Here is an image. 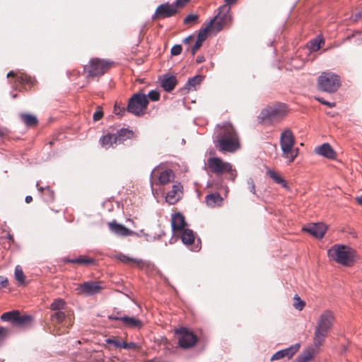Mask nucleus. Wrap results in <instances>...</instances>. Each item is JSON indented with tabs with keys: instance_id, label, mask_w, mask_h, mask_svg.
I'll use <instances>...</instances> for the list:
<instances>
[{
	"instance_id": "14",
	"label": "nucleus",
	"mask_w": 362,
	"mask_h": 362,
	"mask_svg": "<svg viewBox=\"0 0 362 362\" xmlns=\"http://www.w3.org/2000/svg\"><path fill=\"white\" fill-rule=\"evenodd\" d=\"M208 166L210 170L216 175L233 171L232 165L230 163L224 162L221 158L218 157L209 158L208 159Z\"/></svg>"
},
{
	"instance_id": "9",
	"label": "nucleus",
	"mask_w": 362,
	"mask_h": 362,
	"mask_svg": "<svg viewBox=\"0 0 362 362\" xmlns=\"http://www.w3.org/2000/svg\"><path fill=\"white\" fill-rule=\"evenodd\" d=\"M148 104L146 95L142 92H139L134 94L129 99L127 110L129 112L141 115L144 113Z\"/></svg>"
},
{
	"instance_id": "41",
	"label": "nucleus",
	"mask_w": 362,
	"mask_h": 362,
	"mask_svg": "<svg viewBox=\"0 0 362 362\" xmlns=\"http://www.w3.org/2000/svg\"><path fill=\"white\" fill-rule=\"evenodd\" d=\"M124 341L119 340L115 337L107 339V344H112L115 347H118V348H122V344H124Z\"/></svg>"
},
{
	"instance_id": "29",
	"label": "nucleus",
	"mask_w": 362,
	"mask_h": 362,
	"mask_svg": "<svg viewBox=\"0 0 362 362\" xmlns=\"http://www.w3.org/2000/svg\"><path fill=\"white\" fill-rule=\"evenodd\" d=\"M205 202L207 206L210 207H215L221 204L223 198L218 193H213L206 196Z\"/></svg>"
},
{
	"instance_id": "25",
	"label": "nucleus",
	"mask_w": 362,
	"mask_h": 362,
	"mask_svg": "<svg viewBox=\"0 0 362 362\" xmlns=\"http://www.w3.org/2000/svg\"><path fill=\"white\" fill-rule=\"evenodd\" d=\"M63 262L66 263L77 264L78 265L88 266L95 263V259L87 255H81L75 259L64 258Z\"/></svg>"
},
{
	"instance_id": "60",
	"label": "nucleus",
	"mask_w": 362,
	"mask_h": 362,
	"mask_svg": "<svg viewBox=\"0 0 362 362\" xmlns=\"http://www.w3.org/2000/svg\"><path fill=\"white\" fill-rule=\"evenodd\" d=\"M359 34H360V32H358V31H356V32H354V33L352 34V35H351V36H349V37H347V39H348V40H350V39H351V37H355L356 35H359Z\"/></svg>"
},
{
	"instance_id": "56",
	"label": "nucleus",
	"mask_w": 362,
	"mask_h": 362,
	"mask_svg": "<svg viewBox=\"0 0 362 362\" xmlns=\"http://www.w3.org/2000/svg\"><path fill=\"white\" fill-rule=\"evenodd\" d=\"M237 0H225L226 4L227 6H229L230 4L235 3Z\"/></svg>"
},
{
	"instance_id": "12",
	"label": "nucleus",
	"mask_w": 362,
	"mask_h": 362,
	"mask_svg": "<svg viewBox=\"0 0 362 362\" xmlns=\"http://www.w3.org/2000/svg\"><path fill=\"white\" fill-rule=\"evenodd\" d=\"M179 8L173 3H165L159 5L152 17L153 20H160L170 18L180 13Z\"/></svg>"
},
{
	"instance_id": "5",
	"label": "nucleus",
	"mask_w": 362,
	"mask_h": 362,
	"mask_svg": "<svg viewBox=\"0 0 362 362\" xmlns=\"http://www.w3.org/2000/svg\"><path fill=\"white\" fill-rule=\"evenodd\" d=\"M295 138L292 132L287 129L280 136V146L282 151V157L287 160L288 163L294 161L298 155L299 149L294 147Z\"/></svg>"
},
{
	"instance_id": "18",
	"label": "nucleus",
	"mask_w": 362,
	"mask_h": 362,
	"mask_svg": "<svg viewBox=\"0 0 362 362\" xmlns=\"http://www.w3.org/2000/svg\"><path fill=\"white\" fill-rule=\"evenodd\" d=\"M327 230V226L322 223H313L303 228V230L309 233L317 239L322 238Z\"/></svg>"
},
{
	"instance_id": "1",
	"label": "nucleus",
	"mask_w": 362,
	"mask_h": 362,
	"mask_svg": "<svg viewBox=\"0 0 362 362\" xmlns=\"http://www.w3.org/2000/svg\"><path fill=\"white\" fill-rule=\"evenodd\" d=\"M214 144L216 148L222 153H234L240 148L238 134L228 122L218 126Z\"/></svg>"
},
{
	"instance_id": "44",
	"label": "nucleus",
	"mask_w": 362,
	"mask_h": 362,
	"mask_svg": "<svg viewBox=\"0 0 362 362\" xmlns=\"http://www.w3.org/2000/svg\"><path fill=\"white\" fill-rule=\"evenodd\" d=\"M182 46L180 45H174L170 50V53L173 56H177L182 52Z\"/></svg>"
},
{
	"instance_id": "46",
	"label": "nucleus",
	"mask_w": 362,
	"mask_h": 362,
	"mask_svg": "<svg viewBox=\"0 0 362 362\" xmlns=\"http://www.w3.org/2000/svg\"><path fill=\"white\" fill-rule=\"evenodd\" d=\"M314 356V352L312 351H308L305 353V354L301 358V362H308L310 360H311Z\"/></svg>"
},
{
	"instance_id": "7",
	"label": "nucleus",
	"mask_w": 362,
	"mask_h": 362,
	"mask_svg": "<svg viewBox=\"0 0 362 362\" xmlns=\"http://www.w3.org/2000/svg\"><path fill=\"white\" fill-rule=\"evenodd\" d=\"M341 86L339 76L330 72H322L317 78V88L323 92L334 93Z\"/></svg>"
},
{
	"instance_id": "34",
	"label": "nucleus",
	"mask_w": 362,
	"mask_h": 362,
	"mask_svg": "<svg viewBox=\"0 0 362 362\" xmlns=\"http://www.w3.org/2000/svg\"><path fill=\"white\" fill-rule=\"evenodd\" d=\"M66 302L62 298H57L51 303L49 308L52 313L57 312L58 310L64 311Z\"/></svg>"
},
{
	"instance_id": "20",
	"label": "nucleus",
	"mask_w": 362,
	"mask_h": 362,
	"mask_svg": "<svg viewBox=\"0 0 362 362\" xmlns=\"http://www.w3.org/2000/svg\"><path fill=\"white\" fill-rule=\"evenodd\" d=\"M182 186L180 183H176L173 185V188L169 191L166 195V201L170 204H175L181 198L182 192Z\"/></svg>"
},
{
	"instance_id": "62",
	"label": "nucleus",
	"mask_w": 362,
	"mask_h": 362,
	"mask_svg": "<svg viewBox=\"0 0 362 362\" xmlns=\"http://www.w3.org/2000/svg\"><path fill=\"white\" fill-rule=\"evenodd\" d=\"M37 187H38L37 189L40 192H43L44 188L42 187H38V183L37 184Z\"/></svg>"
},
{
	"instance_id": "38",
	"label": "nucleus",
	"mask_w": 362,
	"mask_h": 362,
	"mask_svg": "<svg viewBox=\"0 0 362 362\" xmlns=\"http://www.w3.org/2000/svg\"><path fill=\"white\" fill-rule=\"evenodd\" d=\"M293 307L298 310H302L305 305V303L302 300L298 295L293 298Z\"/></svg>"
},
{
	"instance_id": "22",
	"label": "nucleus",
	"mask_w": 362,
	"mask_h": 362,
	"mask_svg": "<svg viewBox=\"0 0 362 362\" xmlns=\"http://www.w3.org/2000/svg\"><path fill=\"white\" fill-rule=\"evenodd\" d=\"M172 228L174 233L181 232L186 225L185 217L180 213L174 214L171 221Z\"/></svg>"
},
{
	"instance_id": "33",
	"label": "nucleus",
	"mask_w": 362,
	"mask_h": 362,
	"mask_svg": "<svg viewBox=\"0 0 362 362\" xmlns=\"http://www.w3.org/2000/svg\"><path fill=\"white\" fill-rule=\"evenodd\" d=\"M181 240L185 245H189L193 244L194 242V232L190 229H184L182 230Z\"/></svg>"
},
{
	"instance_id": "50",
	"label": "nucleus",
	"mask_w": 362,
	"mask_h": 362,
	"mask_svg": "<svg viewBox=\"0 0 362 362\" xmlns=\"http://www.w3.org/2000/svg\"><path fill=\"white\" fill-rule=\"evenodd\" d=\"M8 285V281L7 278L1 276H0V289L7 287Z\"/></svg>"
},
{
	"instance_id": "2",
	"label": "nucleus",
	"mask_w": 362,
	"mask_h": 362,
	"mask_svg": "<svg viewBox=\"0 0 362 362\" xmlns=\"http://www.w3.org/2000/svg\"><path fill=\"white\" fill-rule=\"evenodd\" d=\"M327 255L337 263L346 267H351L358 259V255L354 249L341 244L334 245L328 250Z\"/></svg>"
},
{
	"instance_id": "57",
	"label": "nucleus",
	"mask_w": 362,
	"mask_h": 362,
	"mask_svg": "<svg viewBox=\"0 0 362 362\" xmlns=\"http://www.w3.org/2000/svg\"><path fill=\"white\" fill-rule=\"evenodd\" d=\"M25 201L26 203L29 204L33 201V197L31 196L25 197Z\"/></svg>"
},
{
	"instance_id": "28",
	"label": "nucleus",
	"mask_w": 362,
	"mask_h": 362,
	"mask_svg": "<svg viewBox=\"0 0 362 362\" xmlns=\"http://www.w3.org/2000/svg\"><path fill=\"white\" fill-rule=\"evenodd\" d=\"M117 141L119 144H122L127 139H132L134 137V132L128 129H120L115 134Z\"/></svg>"
},
{
	"instance_id": "55",
	"label": "nucleus",
	"mask_w": 362,
	"mask_h": 362,
	"mask_svg": "<svg viewBox=\"0 0 362 362\" xmlns=\"http://www.w3.org/2000/svg\"><path fill=\"white\" fill-rule=\"evenodd\" d=\"M205 61V58L204 56L202 55H199L197 56V59H196V62L198 64H200V63H202Z\"/></svg>"
},
{
	"instance_id": "42",
	"label": "nucleus",
	"mask_w": 362,
	"mask_h": 362,
	"mask_svg": "<svg viewBox=\"0 0 362 362\" xmlns=\"http://www.w3.org/2000/svg\"><path fill=\"white\" fill-rule=\"evenodd\" d=\"M147 97L152 101H158L160 99V93L158 90H152L148 93Z\"/></svg>"
},
{
	"instance_id": "23",
	"label": "nucleus",
	"mask_w": 362,
	"mask_h": 362,
	"mask_svg": "<svg viewBox=\"0 0 362 362\" xmlns=\"http://www.w3.org/2000/svg\"><path fill=\"white\" fill-rule=\"evenodd\" d=\"M116 257L120 262L130 266H137L142 268L146 265V263L141 259L129 257L123 254H119Z\"/></svg>"
},
{
	"instance_id": "15",
	"label": "nucleus",
	"mask_w": 362,
	"mask_h": 362,
	"mask_svg": "<svg viewBox=\"0 0 362 362\" xmlns=\"http://www.w3.org/2000/svg\"><path fill=\"white\" fill-rule=\"evenodd\" d=\"M8 78L13 77L14 78L13 82H11L16 87L18 85L22 86L24 89H27V86L28 88H31L34 86L37 83V81L35 78L25 74V73H15L13 71H11L7 74Z\"/></svg>"
},
{
	"instance_id": "61",
	"label": "nucleus",
	"mask_w": 362,
	"mask_h": 362,
	"mask_svg": "<svg viewBox=\"0 0 362 362\" xmlns=\"http://www.w3.org/2000/svg\"><path fill=\"white\" fill-rule=\"evenodd\" d=\"M8 239L11 240L12 242H13V240H14L13 235H11V234L8 235Z\"/></svg>"
},
{
	"instance_id": "10",
	"label": "nucleus",
	"mask_w": 362,
	"mask_h": 362,
	"mask_svg": "<svg viewBox=\"0 0 362 362\" xmlns=\"http://www.w3.org/2000/svg\"><path fill=\"white\" fill-rule=\"evenodd\" d=\"M175 337L180 348L187 349L193 347L197 342V336L185 327L175 330Z\"/></svg>"
},
{
	"instance_id": "59",
	"label": "nucleus",
	"mask_w": 362,
	"mask_h": 362,
	"mask_svg": "<svg viewBox=\"0 0 362 362\" xmlns=\"http://www.w3.org/2000/svg\"><path fill=\"white\" fill-rule=\"evenodd\" d=\"M356 17L358 18H362V9L356 14Z\"/></svg>"
},
{
	"instance_id": "45",
	"label": "nucleus",
	"mask_w": 362,
	"mask_h": 362,
	"mask_svg": "<svg viewBox=\"0 0 362 362\" xmlns=\"http://www.w3.org/2000/svg\"><path fill=\"white\" fill-rule=\"evenodd\" d=\"M122 348L125 349L136 350L138 349V345L134 342L127 343L126 341H124V344H122Z\"/></svg>"
},
{
	"instance_id": "39",
	"label": "nucleus",
	"mask_w": 362,
	"mask_h": 362,
	"mask_svg": "<svg viewBox=\"0 0 362 362\" xmlns=\"http://www.w3.org/2000/svg\"><path fill=\"white\" fill-rule=\"evenodd\" d=\"M199 16L197 14H189L184 18L185 24H197L198 22Z\"/></svg>"
},
{
	"instance_id": "53",
	"label": "nucleus",
	"mask_w": 362,
	"mask_h": 362,
	"mask_svg": "<svg viewBox=\"0 0 362 362\" xmlns=\"http://www.w3.org/2000/svg\"><path fill=\"white\" fill-rule=\"evenodd\" d=\"M194 39L195 38L193 35H189L187 37H186L183 42L185 44L190 45L191 43H192L194 41Z\"/></svg>"
},
{
	"instance_id": "48",
	"label": "nucleus",
	"mask_w": 362,
	"mask_h": 362,
	"mask_svg": "<svg viewBox=\"0 0 362 362\" xmlns=\"http://www.w3.org/2000/svg\"><path fill=\"white\" fill-rule=\"evenodd\" d=\"M248 189L252 194H255V185L252 178L247 180Z\"/></svg>"
},
{
	"instance_id": "21",
	"label": "nucleus",
	"mask_w": 362,
	"mask_h": 362,
	"mask_svg": "<svg viewBox=\"0 0 362 362\" xmlns=\"http://www.w3.org/2000/svg\"><path fill=\"white\" fill-rule=\"evenodd\" d=\"M108 226L110 230L115 234L119 236H129L133 234V232L122 224L117 223L115 221L110 222Z\"/></svg>"
},
{
	"instance_id": "49",
	"label": "nucleus",
	"mask_w": 362,
	"mask_h": 362,
	"mask_svg": "<svg viewBox=\"0 0 362 362\" xmlns=\"http://www.w3.org/2000/svg\"><path fill=\"white\" fill-rule=\"evenodd\" d=\"M103 116V112L101 110H98L95 111L93 114V119L94 121H98L100 120Z\"/></svg>"
},
{
	"instance_id": "26",
	"label": "nucleus",
	"mask_w": 362,
	"mask_h": 362,
	"mask_svg": "<svg viewBox=\"0 0 362 362\" xmlns=\"http://www.w3.org/2000/svg\"><path fill=\"white\" fill-rule=\"evenodd\" d=\"M117 143L115 134L107 133L100 139V144L105 148H114Z\"/></svg>"
},
{
	"instance_id": "54",
	"label": "nucleus",
	"mask_w": 362,
	"mask_h": 362,
	"mask_svg": "<svg viewBox=\"0 0 362 362\" xmlns=\"http://www.w3.org/2000/svg\"><path fill=\"white\" fill-rule=\"evenodd\" d=\"M8 333V330L2 327H0V338L4 337Z\"/></svg>"
},
{
	"instance_id": "32",
	"label": "nucleus",
	"mask_w": 362,
	"mask_h": 362,
	"mask_svg": "<svg viewBox=\"0 0 362 362\" xmlns=\"http://www.w3.org/2000/svg\"><path fill=\"white\" fill-rule=\"evenodd\" d=\"M20 117L24 124L30 127H34L38 123V119L36 116L30 113H22Z\"/></svg>"
},
{
	"instance_id": "47",
	"label": "nucleus",
	"mask_w": 362,
	"mask_h": 362,
	"mask_svg": "<svg viewBox=\"0 0 362 362\" xmlns=\"http://www.w3.org/2000/svg\"><path fill=\"white\" fill-rule=\"evenodd\" d=\"M190 0H176L174 4L177 6V7L179 8V10L180 11L182 8H184L187 4L189 1Z\"/></svg>"
},
{
	"instance_id": "37",
	"label": "nucleus",
	"mask_w": 362,
	"mask_h": 362,
	"mask_svg": "<svg viewBox=\"0 0 362 362\" xmlns=\"http://www.w3.org/2000/svg\"><path fill=\"white\" fill-rule=\"evenodd\" d=\"M211 29L209 28V25H207L204 28H202L199 30L197 39L199 41H202L204 42V41L206 39L208 33Z\"/></svg>"
},
{
	"instance_id": "8",
	"label": "nucleus",
	"mask_w": 362,
	"mask_h": 362,
	"mask_svg": "<svg viewBox=\"0 0 362 362\" xmlns=\"http://www.w3.org/2000/svg\"><path fill=\"white\" fill-rule=\"evenodd\" d=\"M50 323L56 329V334H61L59 327H71L74 324V317L70 312L60 311L50 314Z\"/></svg>"
},
{
	"instance_id": "63",
	"label": "nucleus",
	"mask_w": 362,
	"mask_h": 362,
	"mask_svg": "<svg viewBox=\"0 0 362 362\" xmlns=\"http://www.w3.org/2000/svg\"><path fill=\"white\" fill-rule=\"evenodd\" d=\"M155 173H156V170H154L153 171V175H155Z\"/></svg>"
},
{
	"instance_id": "52",
	"label": "nucleus",
	"mask_w": 362,
	"mask_h": 362,
	"mask_svg": "<svg viewBox=\"0 0 362 362\" xmlns=\"http://www.w3.org/2000/svg\"><path fill=\"white\" fill-rule=\"evenodd\" d=\"M125 112L124 107L121 108L119 106H117V105H115V107H114V112L116 115H122V112Z\"/></svg>"
},
{
	"instance_id": "16",
	"label": "nucleus",
	"mask_w": 362,
	"mask_h": 362,
	"mask_svg": "<svg viewBox=\"0 0 362 362\" xmlns=\"http://www.w3.org/2000/svg\"><path fill=\"white\" fill-rule=\"evenodd\" d=\"M230 11V6L223 5L219 8V13L214 17L208 23L209 28H214L217 32L221 30L228 19V13Z\"/></svg>"
},
{
	"instance_id": "30",
	"label": "nucleus",
	"mask_w": 362,
	"mask_h": 362,
	"mask_svg": "<svg viewBox=\"0 0 362 362\" xmlns=\"http://www.w3.org/2000/svg\"><path fill=\"white\" fill-rule=\"evenodd\" d=\"M202 81V76L197 75L191 78L188 80L187 83L185 86V87L181 89L182 91H185L187 93L189 90H196L197 86H199Z\"/></svg>"
},
{
	"instance_id": "13",
	"label": "nucleus",
	"mask_w": 362,
	"mask_h": 362,
	"mask_svg": "<svg viewBox=\"0 0 362 362\" xmlns=\"http://www.w3.org/2000/svg\"><path fill=\"white\" fill-rule=\"evenodd\" d=\"M1 319L3 321L11 322L15 325L24 326L32 322V317L28 315H21L18 310L6 312L2 314Z\"/></svg>"
},
{
	"instance_id": "58",
	"label": "nucleus",
	"mask_w": 362,
	"mask_h": 362,
	"mask_svg": "<svg viewBox=\"0 0 362 362\" xmlns=\"http://www.w3.org/2000/svg\"><path fill=\"white\" fill-rule=\"evenodd\" d=\"M356 199L359 204L362 205V194L361 196L357 197Z\"/></svg>"
},
{
	"instance_id": "36",
	"label": "nucleus",
	"mask_w": 362,
	"mask_h": 362,
	"mask_svg": "<svg viewBox=\"0 0 362 362\" xmlns=\"http://www.w3.org/2000/svg\"><path fill=\"white\" fill-rule=\"evenodd\" d=\"M15 279L20 285L25 284V276L23 274L22 268L19 265L16 266L15 269Z\"/></svg>"
},
{
	"instance_id": "43",
	"label": "nucleus",
	"mask_w": 362,
	"mask_h": 362,
	"mask_svg": "<svg viewBox=\"0 0 362 362\" xmlns=\"http://www.w3.org/2000/svg\"><path fill=\"white\" fill-rule=\"evenodd\" d=\"M203 44V42L199 41V40H196L194 45L191 48V53L192 55H194L195 53L200 49Z\"/></svg>"
},
{
	"instance_id": "4",
	"label": "nucleus",
	"mask_w": 362,
	"mask_h": 362,
	"mask_svg": "<svg viewBox=\"0 0 362 362\" xmlns=\"http://www.w3.org/2000/svg\"><path fill=\"white\" fill-rule=\"evenodd\" d=\"M114 64V62L100 58H92L83 66V75L93 78L104 75Z\"/></svg>"
},
{
	"instance_id": "27",
	"label": "nucleus",
	"mask_w": 362,
	"mask_h": 362,
	"mask_svg": "<svg viewBox=\"0 0 362 362\" xmlns=\"http://www.w3.org/2000/svg\"><path fill=\"white\" fill-rule=\"evenodd\" d=\"M177 83V81L176 76L173 75L165 76L161 81V87L164 89V90L170 92L175 88Z\"/></svg>"
},
{
	"instance_id": "19",
	"label": "nucleus",
	"mask_w": 362,
	"mask_h": 362,
	"mask_svg": "<svg viewBox=\"0 0 362 362\" xmlns=\"http://www.w3.org/2000/svg\"><path fill=\"white\" fill-rule=\"evenodd\" d=\"M300 349V344H296L283 350L276 352L271 357V361L280 360L284 358H291Z\"/></svg>"
},
{
	"instance_id": "17",
	"label": "nucleus",
	"mask_w": 362,
	"mask_h": 362,
	"mask_svg": "<svg viewBox=\"0 0 362 362\" xmlns=\"http://www.w3.org/2000/svg\"><path fill=\"white\" fill-rule=\"evenodd\" d=\"M109 319L119 320L123 323L124 326L131 329H140L143 327L142 321L135 317L111 315L109 316Z\"/></svg>"
},
{
	"instance_id": "24",
	"label": "nucleus",
	"mask_w": 362,
	"mask_h": 362,
	"mask_svg": "<svg viewBox=\"0 0 362 362\" xmlns=\"http://www.w3.org/2000/svg\"><path fill=\"white\" fill-rule=\"evenodd\" d=\"M315 152L320 155L323 156L325 158H329V159H334L336 157V153L332 148V146L327 144H323L322 145L317 147L315 148Z\"/></svg>"
},
{
	"instance_id": "11",
	"label": "nucleus",
	"mask_w": 362,
	"mask_h": 362,
	"mask_svg": "<svg viewBox=\"0 0 362 362\" xmlns=\"http://www.w3.org/2000/svg\"><path fill=\"white\" fill-rule=\"evenodd\" d=\"M103 289L101 281H88L78 284L76 291L78 295L93 296L100 293Z\"/></svg>"
},
{
	"instance_id": "3",
	"label": "nucleus",
	"mask_w": 362,
	"mask_h": 362,
	"mask_svg": "<svg viewBox=\"0 0 362 362\" xmlns=\"http://www.w3.org/2000/svg\"><path fill=\"white\" fill-rule=\"evenodd\" d=\"M334 322V313L330 310L322 312L317 322L315 328L313 344L315 346H322L328 335V332L332 329Z\"/></svg>"
},
{
	"instance_id": "40",
	"label": "nucleus",
	"mask_w": 362,
	"mask_h": 362,
	"mask_svg": "<svg viewBox=\"0 0 362 362\" xmlns=\"http://www.w3.org/2000/svg\"><path fill=\"white\" fill-rule=\"evenodd\" d=\"M324 44L325 41L323 39H315L310 42V49L313 51H317L321 48L322 45Z\"/></svg>"
},
{
	"instance_id": "31",
	"label": "nucleus",
	"mask_w": 362,
	"mask_h": 362,
	"mask_svg": "<svg viewBox=\"0 0 362 362\" xmlns=\"http://www.w3.org/2000/svg\"><path fill=\"white\" fill-rule=\"evenodd\" d=\"M175 177L173 171L170 169L162 171L158 176V184L166 185L170 182Z\"/></svg>"
},
{
	"instance_id": "6",
	"label": "nucleus",
	"mask_w": 362,
	"mask_h": 362,
	"mask_svg": "<svg viewBox=\"0 0 362 362\" xmlns=\"http://www.w3.org/2000/svg\"><path fill=\"white\" fill-rule=\"evenodd\" d=\"M286 115V109L284 105H274L267 107L262 110L258 119L264 125H271L280 122Z\"/></svg>"
},
{
	"instance_id": "51",
	"label": "nucleus",
	"mask_w": 362,
	"mask_h": 362,
	"mask_svg": "<svg viewBox=\"0 0 362 362\" xmlns=\"http://www.w3.org/2000/svg\"><path fill=\"white\" fill-rule=\"evenodd\" d=\"M316 99H317V100H318L322 104L326 105H327L329 107H333L335 106V103H330V102L326 101L323 98H317Z\"/></svg>"
},
{
	"instance_id": "35",
	"label": "nucleus",
	"mask_w": 362,
	"mask_h": 362,
	"mask_svg": "<svg viewBox=\"0 0 362 362\" xmlns=\"http://www.w3.org/2000/svg\"><path fill=\"white\" fill-rule=\"evenodd\" d=\"M267 174L269 177L274 180V181L278 184L282 185L284 187L286 186V181L281 177V175L274 170H268Z\"/></svg>"
}]
</instances>
